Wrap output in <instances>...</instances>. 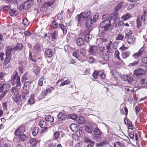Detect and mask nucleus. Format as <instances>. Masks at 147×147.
I'll return each instance as SVG.
<instances>
[{
  "instance_id": "obj_1",
  "label": "nucleus",
  "mask_w": 147,
  "mask_h": 147,
  "mask_svg": "<svg viewBox=\"0 0 147 147\" xmlns=\"http://www.w3.org/2000/svg\"><path fill=\"white\" fill-rule=\"evenodd\" d=\"M6 51V57L3 63L5 65H6L9 63L11 58L12 54H13L16 51L15 46L13 45L7 46Z\"/></svg>"
},
{
  "instance_id": "obj_2",
  "label": "nucleus",
  "mask_w": 147,
  "mask_h": 147,
  "mask_svg": "<svg viewBox=\"0 0 147 147\" xmlns=\"http://www.w3.org/2000/svg\"><path fill=\"white\" fill-rule=\"evenodd\" d=\"M145 74V71L141 68L136 69L134 71V74L132 75V80H135L137 76H140L144 75Z\"/></svg>"
},
{
  "instance_id": "obj_3",
  "label": "nucleus",
  "mask_w": 147,
  "mask_h": 147,
  "mask_svg": "<svg viewBox=\"0 0 147 147\" xmlns=\"http://www.w3.org/2000/svg\"><path fill=\"white\" fill-rule=\"evenodd\" d=\"M111 26L110 21L109 19L105 20L102 21L100 24V27L101 28H104L105 31L109 30Z\"/></svg>"
},
{
  "instance_id": "obj_4",
  "label": "nucleus",
  "mask_w": 147,
  "mask_h": 147,
  "mask_svg": "<svg viewBox=\"0 0 147 147\" xmlns=\"http://www.w3.org/2000/svg\"><path fill=\"white\" fill-rule=\"evenodd\" d=\"M93 22L91 18L89 17L86 20V26L88 28L85 32H90L93 28L92 26Z\"/></svg>"
},
{
  "instance_id": "obj_5",
  "label": "nucleus",
  "mask_w": 147,
  "mask_h": 147,
  "mask_svg": "<svg viewBox=\"0 0 147 147\" xmlns=\"http://www.w3.org/2000/svg\"><path fill=\"white\" fill-rule=\"evenodd\" d=\"M11 80L13 81V83L15 82L16 84V86L20 85V77L18 76L17 71H15L13 73Z\"/></svg>"
},
{
  "instance_id": "obj_6",
  "label": "nucleus",
  "mask_w": 147,
  "mask_h": 147,
  "mask_svg": "<svg viewBox=\"0 0 147 147\" xmlns=\"http://www.w3.org/2000/svg\"><path fill=\"white\" fill-rule=\"evenodd\" d=\"M119 14L117 12L111 14L109 16V19L110 21H113V23L116 24V22L119 21V19L118 18Z\"/></svg>"
},
{
  "instance_id": "obj_7",
  "label": "nucleus",
  "mask_w": 147,
  "mask_h": 147,
  "mask_svg": "<svg viewBox=\"0 0 147 147\" xmlns=\"http://www.w3.org/2000/svg\"><path fill=\"white\" fill-rule=\"evenodd\" d=\"M34 3L33 0H28L25 1L22 5L23 9L28 10L32 6Z\"/></svg>"
},
{
  "instance_id": "obj_8",
  "label": "nucleus",
  "mask_w": 147,
  "mask_h": 147,
  "mask_svg": "<svg viewBox=\"0 0 147 147\" xmlns=\"http://www.w3.org/2000/svg\"><path fill=\"white\" fill-rule=\"evenodd\" d=\"M26 131L24 126L22 125L19 127L18 129L15 131V134L17 136L21 134H23Z\"/></svg>"
},
{
  "instance_id": "obj_9",
  "label": "nucleus",
  "mask_w": 147,
  "mask_h": 147,
  "mask_svg": "<svg viewBox=\"0 0 147 147\" xmlns=\"http://www.w3.org/2000/svg\"><path fill=\"white\" fill-rule=\"evenodd\" d=\"M40 140H36L34 138H32L30 139L29 143L32 147H34L36 146L38 143L40 142Z\"/></svg>"
},
{
  "instance_id": "obj_10",
  "label": "nucleus",
  "mask_w": 147,
  "mask_h": 147,
  "mask_svg": "<svg viewBox=\"0 0 147 147\" xmlns=\"http://www.w3.org/2000/svg\"><path fill=\"white\" fill-rule=\"evenodd\" d=\"M93 129V125L92 123H86L85 126V130L87 132L91 133Z\"/></svg>"
},
{
  "instance_id": "obj_11",
  "label": "nucleus",
  "mask_w": 147,
  "mask_h": 147,
  "mask_svg": "<svg viewBox=\"0 0 147 147\" xmlns=\"http://www.w3.org/2000/svg\"><path fill=\"white\" fill-rule=\"evenodd\" d=\"M145 49L143 47H142L138 51L137 53H135L132 55L135 59H137L140 56L142 55V53L144 51Z\"/></svg>"
},
{
  "instance_id": "obj_12",
  "label": "nucleus",
  "mask_w": 147,
  "mask_h": 147,
  "mask_svg": "<svg viewBox=\"0 0 147 147\" xmlns=\"http://www.w3.org/2000/svg\"><path fill=\"white\" fill-rule=\"evenodd\" d=\"M45 56L47 57H51L53 55V52L51 49H47L45 51Z\"/></svg>"
},
{
  "instance_id": "obj_13",
  "label": "nucleus",
  "mask_w": 147,
  "mask_h": 147,
  "mask_svg": "<svg viewBox=\"0 0 147 147\" xmlns=\"http://www.w3.org/2000/svg\"><path fill=\"white\" fill-rule=\"evenodd\" d=\"M58 33L56 31H54L53 32L49 34V38L51 40H53L56 39V36L57 35Z\"/></svg>"
},
{
  "instance_id": "obj_14",
  "label": "nucleus",
  "mask_w": 147,
  "mask_h": 147,
  "mask_svg": "<svg viewBox=\"0 0 147 147\" xmlns=\"http://www.w3.org/2000/svg\"><path fill=\"white\" fill-rule=\"evenodd\" d=\"M67 117V114L61 112L57 115V118L61 120H64Z\"/></svg>"
},
{
  "instance_id": "obj_15",
  "label": "nucleus",
  "mask_w": 147,
  "mask_h": 147,
  "mask_svg": "<svg viewBox=\"0 0 147 147\" xmlns=\"http://www.w3.org/2000/svg\"><path fill=\"white\" fill-rule=\"evenodd\" d=\"M98 48L96 46H92L90 47L89 52L92 55L95 54L98 51Z\"/></svg>"
},
{
  "instance_id": "obj_16",
  "label": "nucleus",
  "mask_w": 147,
  "mask_h": 147,
  "mask_svg": "<svg viewBox=\"0 0 147 147\" xmlns=\"http://www.w3.org/2000/svg\"><path fill=\"white\" fill-rule=\"evenodd\" d=\"M125 39H127V42L128 44L132 45L135 43L136 38L134 36H131Z\"/></svg>"
},
{
  "instance_id": "obj_17",
  "label": "nucleus",
  "mask_w": 147,
  "mask_h": 147,
  "mask_svg": "<svg viewBox=\"0 0 147 147\" xmlns=\"http://www.w3.org/2000/svg\"><path fill=\"white\" fill-rule=\"evenodd\" d=\"M10 87V86L9 84H4L3 85L0 87V92H2L4 90V91H6L7 90H7H9Z\"/></svg>"
},
{
  "instance_id": "obj_18",
  "label": "nucleus",
  "mask_w": 147,
  "mask_h": 147,
  "mask_svg": "<svg viewBox=\"0 0 147 147\" xmlns=\"http://www.w3.org/2000/svg\"><path fill=\"white\" fill-rule=\"evenodd\" d=\"M69 128L73 132H77L78 130V127L77 125L73 123L71 124L69 126Z\"/></svg>"
},
{
  "instance_id": "obj_19",
  "label": "nucleus",
  "mask_w": 147,
  "mask_h": 147,
  "mask_svg": "<svg viewBox=\"0 0 147 147\" xmlns=\"http://www.w3.org/2000/svg\"><path fill=\"white\" fill-rule=\"evenodd\" d=\"M76 121L79 124L85 123L86 122V120L83 117H77Z\"/></svg>"
},
{
  "instance_id": "obj_20",
  "label": "nucleus",
  "mask_w": 147,
  "mask_h": 147,
  "mask_svg": "<svg viewBox=\"0 0 147 147\" xmlns=\"http://www.w3.org/2000/svg\"><path fill=\"white\" fill-rule=\"evenodd\" d=\"M82 18H86L91 14V13L89 10H86L84 12H82Z\"/></svg>"
},
{
  "instance_id": "obj_21",
  "label": "nucleus",
  "mask_w": 147,
  "mask_h": 147,
  "mask_svg": "<svg viewBox=\"0 0 147 147\" xmlns=\"http://www.w3.org/2000/svg\"><path fill=\"white\" fill-rule=\"evenodd\" d=\"M31 82L28 81L25 82L24 84L23 89L24 90L29 91V87L30 86Z\"/></svg>"
},
{
  "instance_id": "obj_22",
  "label": "nucleus",
  "mask_w": 147,
  "mask_h": 147,
  "mask_svg": "<svg viewBox=\"0 0 147 147\" xmlns=\"http://www.w3.org/2000/svg\"><path fill=\"white\" fill-rule=\"evenodd\" d=\"M11 93H13L15 96H17L19 94V89L16 87H13L11 89Z\"/></svg>"
},
{
  "instance_id": "obj_23",
  "label": "nucleus",
  "mask_w": 147,
  "mask_h": 147,
  "mask_svg": "<svg viewBox=\"0 0 147 147\" xmlns=\"http://www.w3.org/2000/svg\"><path fill=\"white\" fill-rule=\"evenodd\" d=\"M142 19L141 17V18L140 16H138L136 20V22H137V27L139 28H140L142 26Z\"/></svg>"
},
{
  "instance_id": "obj_24",
  "label": "nucleus",
  "mask_w": 147,
  "mask_h": 147,
  "mask_svg": "<svg viewBox=\"0 0 147 147\" xmlns=\"http://www.w3.org/2000/svg\"><path fill=\"white\" fill-rule=\"evenodd\" d=\"M76 43L78 45L81 46L84 44V41L82 38L81 37H79L77 39Z\"/></svg>"
},
{
  "instance_id": "obj_25",
  "label": "nucleus",
  "mask_w": 147,
  "mask_h": 147,
  "mask_svg": "<svg viewBox=\"0 0 147 147\" xmlns=\"http://www.w3.org/2000/svg\"><path fill=\"white\" fill-rule=\"evenodd\" d=\"M45 119L46 121L52 122L54 121L53 117L51 115H47L45 116Z\"/></svg>"
},
{
  "instance_id": "obj_26",
  "label": "nucleus",
  "mask_w": 147,
  "mask_h": 147,
  "mask_svg": "<svg viewBox=\"0 0 147 147\" xmlns=\"http://www.w3.org/2000/svg\"><path fill=\"white\" fill-rule=\"evenodd\" d=\"M21 96L18 95L17 96H15V97L13 98V99L14 101L18 104H19L21 101Z\"/></svg>"
},
{
  "instance_id": "obj_27",
  "label": "nucleus",
  "mask_w": 147,
  "mask_h": 147,
  "mask_svg": "<svg viewBox=\"0 0 147 147\" xmlns=\"http://www.w3.org/2000/svg\"><path fill=\"white\" fill-rule=\"evenodd\" d=\"M39 126L41 127L46 129H47L48 127L46 122L44 121H40V122Z\"/></svg>"
},
{
  "instance_id": "obj_28",
  "label": "nucleus",
  "mask_w": 147,
  "mask_h": 147,
  "mask_svg": "<svg viewBox=\"0 0 147 147\" xmlns=\"http://www.w3.org/2000/svg\"><path fill=\"white\" fill-rule=\"evenodd\" d=\"M94 135L98 136H100L101 135L102 132L98 127L95 128L93 131Z\"/></svg>"
},
{
  "instance_id": "obj_29",
  "label": "nucleus",
  "mask_w": 147,
  "mask_h": 147,
  "mask_svg": "<svg viewBox=\"0 0 147 147\" xmlns=\"http://www.w3.org/2000/svg\"><path fill=\"white\" fill-rule=\"evenodd\" d=\"M131 15L129 13H127L123 16L121 17V18L124 21H126L128 20L129 18H131Z\"/></svg>"
},
{
  "instance_id": "obj_30",
  "label": "nucleus",
  "mask_w": 147,
  "mask_h": 147,
  "mask_svg": "<svg viewBox=\"0 0 147 147\" xmlns=\"http://www.w3.org/2000/svg\"><path fill=\"white\" fill-rule=\"evenodd\" d=\"M29 91L24 90L22 94V96L23 99L26 100V99L27 97L28 96V93Z\"/></svg>"
},
{
  "instance_id": "obj_31",
  "label": "nucleus",
  "mask_w": 147,
  "mask_h": 147,
  "mask_svg": "<svg viewBox=\"0 0 147 147\" xmlns=\"http://www.w3.org/2000/svg\"><path fill=\"white\" fill-rule=\"evenodd\" d=\"M133 33V31L130 30H127L125 32V38L130 37Z\"/></svg>"
},
{
  "instance_id": "obj_32",
  "label": "nucleus",
  "mask_w": 147,
  "mask_h": 147,
  "mask_svg": "<svg viewBox=\"0 0 147 147\" xmlns=\"http://www.w3.org/2000/svg\"><path fill=\"white\" fill-rule=\"evenodd\" d=\"M59 27L62 30L63 33L66 34L67 32V30L65 26L63 24H59Z\"/></svg>"
},
{
  "instance_id": "obj_33",
  "label": "nucleus",
  "mask_w": 147,
  "mask_h": 147,
  "mask_svg": "<svg viewBox=\"0 0 147 147\" xmlns=\"http://www.w3.org/2000/svg\"><path fill=\"white\" fill-rule=\"evenodd\" d=\"M73 55L77 59H79L80 54L79 53V50H76L73 53Z\"/></svg>"
},
{
  "instance_id": "obj_34",
  "label": "nucleus",
  "mask_w": 147,
  "mask_h": 147,
  "mask_svg": "<svg viewBox=\"0 0 147 147\" xmlns=\"http://www.w3.org/2000/svg\"><path fill=\"white\" fill-rule=\"evenodd\" d=\"M50 26L52 28H55L57 27L58 24L55 20H54L52 21Z\"/></svg>"
},
{
  "instance_id": "obj_35",
  "label": "nucleus",
  "mask_w": 147,
  "mask_h": 147,
  "mask_svg": "<svg viewBox=\"0 0 147 147\" xmlns=\"http://www.w3.org/2000/svg\"><path fill=\"white\" fill-rule=\"evenodd\" d=\"M28 102L29 104L32 105L34 102V95L32 94L28 100Z\"/></svg>"
},
{
  "instance_id": "obj_36",
  "label": "nucleus",
  "mask_w": 147,
  "mask_h": 147,
  "mask_svg": "<svg viewBox=\"0 0 147 147\" xmlns=\"http://www.w3.org/2000/svg\"><path fill=\"white\" fill-rule=\"evenodd\" d=\"M18 139L23 141H24L26 138V136L24 134H21L18 135Z\"/></svg>"
},
{
  "instance_id": "obj_37",
  "label": "nucleus",
  "mask_w": 147,
  "mask_h": 147,
  "mask_svg": "<svg viewBox=\"0 0 147 147\" xmlns=\"http://www.w3.org/2000/svg\"><path fill=\"white\" fill-rule=\"evenodd\" d=\"M34 70V72L35 74L36 75H37L39 73L40 69V68L38 66H34L33 68Z\"/></svg>"
},
{
  "instance_id": "obj_38",
  "label": "nucleus",
  "mask_w": 147,
  "mask_h": 147,
  "mask_svg": "<svg viewBox=\"0 0 147 147\" xmlns=\"http://www.w3.org/2000/svg\"><path fill=\"white\" fill-rule=\"evenodd\" d=\"M82 18V13H80L79 14H78L75 17V19L77 21L78 25L80 23L81 19Z\"/></svg>"
},
{
  "instance_id": "obj_39",
  "label": "nucleus",
  "mask_w": 147,
  "mask_h": 147,
  "mask_svg": "<svg viewBox=\"0 0 147 147\" xmlns=\"http://www.w3.org/2000/svg\"><path fill=\"white\" fill-rule=\"evenodd\" d=\"M39 130V128L37 127H34L32 132V134L34 136H36L38 134Z\"/></svg>"
},
{
  "instance_id": "obj_40",
  "label": "nucleus",
  "mask_w": 147,
  "mask_h": 147,
  "mask_svg": "<svg viewBox=\"0 0 147 147\" xmlns=\"http://www.w3.org/2000/svg\"><path fill=\"white\" fill-rule=\"evenodd\" d=\"M92 36L91 34H86L84 36V38L86 41H90L92 38Z\"/></svg>"
},
{
  "instance_id": "obj_41",
  "label": "nucleus",
  "mask_w": 147,
  "mask_h": 147,
  "mask_svg": "<svg viewBox=\"0 0 147 147\" xmlns=\"http://www.w3.org/2000/svg\"><path fill=\"white\" fill-rule=\"evenodd\" d=\"M102 57L104 60L105 61H107L109 60V56L108 53H103Z\"/></svg>"
},
{
  "instance_id": "obj_42",
  "label": "nucleus",
  "mask_w": 147,
  "mask_h": 147,
  "mask_svg": "<svg viewBox=\"0 0 147 147\" xmlns=\"http://www.w3.org/2000/svg\"><path fill=\"white\" fill-rule=\"evenodd\" d=\"M68 117V118L72 119L74 120H76L77 117L76 115L74 114H70Z\"/></svg>"
},
{
  "instance_id": "obj_43",
  "label": "nucleus",
  "mask_w": 147,
  "mask_h": 147,
  "mask_svg": "<svg viewBox=\"0 0 147 147\" xmlns=\"http://www.w3.org/2000/svg\"><path fill=\"white\" fill-rule=\"evenodd\" d=\"M130 52L127 51L123 52L122 54V57L123 59H125L129 57L130 54Z\"/></svg>"
},
{
  "instance_id": "obj_44",
  "label": "nucleus",
  "mask_w": 147,
  "mask_h": 147,
  "mask_svg": "<svg viewBox=\"0 0 147 147\" xmlns=\"http://www.w3.org/2000/svg\"><path fill=\"white\" fill-rule=\"evenodd\" d=\"M16 49V51L22 50L23 48V45L21 43H18L17 45L15 46Z\"/></svg>"
},
{
  "instance_id": "obj_45",
  "label": "nucleus",
  "mask_w": 147,
  "mask_h": 147,
  "mask_svg": "<svg viewBox=\"0 0 147 147\" xmlns=\"http://www.w3.org/2000/svg\"><path fill=\"white\" fill-rule=\"evenodd\" d=\"M40 46L38 43L35 44L34 47V49L36 52L40 51Z\"/></svg>"
},
{
  "instance_id": "obj_46",
  "label": "nucleus",
  "mask_w": 147,
  "mask_h": 147,
  "mask_svg": "<svg viewBox=\"0 0 147 147\" xmlns=\"http://www.w3.org/2000/svg\"><path fill=\"white\" fill-rule=\"evenodd\" d=\"M22 24L25 26H27L29 24L28 20L27 18H24L22 20Z\"/></svg>"
},
{
  "instance_id": "obj_47",
  "label": "nucleus",
  "mask_w": 147,
  "mask_h": 147,
  "mask_svg": "<svg viewBox=\"0 0 147 147\" xmlns=\"http://www.w3.org/2000/svg\"><path fill=\"white\" fill-rule=\"evenodd\" d=\"M60 132L59 131H57L55 132L53 135V137L55 139H58L60 136Z\"/></svg>"
},
{
  "instance_id": "obj_48",
  "label": "nucleus",
  "mask_w": 147,
  "mask_h": 147,
  "mask_svg": "<svg viewBox=\"0 0 147 147\" xmlns=\"http://www.w3.org/2000/svg\"><path fill=\"white\" fill-rule=\"evenodd\" d=\"M111 73L115 78H117L118 77V73H117L115 71L111 70Z\"/></svg>"
},
{
  "instance_id": "obj_49",
  "label": "nucleus",
  "mask_w": 147,
  "mask_h": 147,
  "mask_svg": "<svg viewBox=\"0 0 147 147\" xmlns=\"http://www.w3.org/2000/svg\"><path fill=\"white\" fill-rule=\"evenodd\" d=\"M28 73L26 72L23 75L22 78V81H25L28 79Z\"/></svg>"
},
{
  "instance_id": "obj_50",
  "label": "nucleus",
  "mask_w": 147,
  "mask_h": 147,
  "mask_svg": "<svg viewBox=\"0 0 147 147\" xmlns=\"http://www.w3.org/2000/svg\"><path fill=\"white\" fill-rule=\"evenodd\" d=\"M44 79L45 78L44 76L41 77L39 79L38 81V84L39 86H42L43 85V82Z\"/></svg>"
},
{
  "instance_id": "obj_51",
  "label": "nucleus",
  "mask_w": 147,
  "mask_h": 147,
  "mask_svg": "<svg viewBox=\"0 0 147 147\" xmlns=\"http://www.w3.org/2000/svg\"><path fill=\"white\" fill-rule=\"evenodd\" d=\"M141 18L145 24L147 25V18L146 16L144 14L141 16Z\"/></svg>"
},
{
  "instance_id": "obj_52",
  "label": "nucleus",
  "mask_w": 147,
  "mask_h": 147,
  "mask_svg": "<svg viewBox=\"0 0 147 147\" xmlns=\"http://www.w3.org/2000/svg\"><path fill=\"white\" fill-rule=\"evenodd\" d=\"M57 18L58 19L61 20L63 19V11H61V12L59 13L57 15Z\"/></svg>"
},
{
  "instance_id": "obj_53",
  "label": "nucleus",
  "mask_w": 147,
  "mask_h": 147,
  "mask_svg": "<svg viewBox=\"0 0 147 147\" xmlns=\"http://www.w3.org/2000/svg\"><path fill=\"white\" fill-rule=\"evenodd\" d=\"M70 82L69 80H65L63 82H62L60 84V86H63L66 84H69L70 83Z\"/></svg>"
},
{
  "instance_id": "obj_54",
  "label": "nucleus",
  "mask_w": 147,
  "mask_h": 147,
  "mask_svg": "<svg viewBox=\"0 0 147 147\" xmlns=\"http://www.w3.org/2000/svg\"><path fill=\"white\" fill-rule=\"evenodd\" d=\"M83 141L85 143L89 144L91 142H93L89 138L86 137L84 138Z\"/></svg>"
},
{
  "instance_id": "obj_55",
  "label": "nucleus",
  "mask_w": 147,
  "mask_h": 147,
  "mask_svg": "<svg viewBox=\"0 0 147 147\" xmlns=\"http://www.w3.org/2000/svg\"><path fill=\"white\" fill-rule=\"evenodd\" d=\"M54 1L52 2L48 1L46 3V4L47 5V6H50L51 7H53L54 6Z\"/></svg>"
},
{
  "instance_id": "obj_56",
  "label": "nucleus",
  "mask_w": 147,
  "mask_h": 147,
  "mask_svg": "<svg viewBox=\"0 0 147 147\" xmlns=\"http://www.w3.org/2000/svg\"><path fill=\"white\" fill-rule=\"evenodd\" d=\"M123 4V3L122 2L118 4L115 8L117 11H118L122 7Z\"/></svg>"
},
{
  "instance_id": "obj_57",
  "label": "nucleus",
  "mask_w": 147,
  "mask_h": 147,
  "mask_svg": "<svg viewBox=\"0 0 147 147\" xmlns=\"http://www.w3.org/2000/svg\"><path fill=\"white\" fill-rule=\"evenodd\" d=\"M16 11V9H11L9 11V14L11 16H12L14 15Z\"/></svg>"
},
{
  "instance_id": "obj_58",
  "label": "nucleus",
  "mask_w": 147,
  "mask_h": 147,
  "mask_svg": "<svg viewBox=\"0 0 147 147\" xmlns=\"http://www.w3.org/2000/svg\"><path fill=\"white\" fill-rule=\"evenodd\" d=\"M124 38L123 36L121 34H118L116 40H122Z\"/></svg>"
},
{
  "instance_id": "obj_59",
  "label": "nucleus",
  "mask_w": 147,
  "mask_h": 147,
  "mask_svg": "<svg viewBox=\"0 0 147 147\" xmlns=\"http://www.w3.org/2000/svg\"><path fill=\"white\" fill-rule=\"evenodd\" d=\"M112 47H113V42L111 41H110L108 44L107 46V50H109L111 49Z\"/></svg>"
},
{
  "instance_id": "obj_60",
  "label": "nucleus",
  "mask_w": 147,
  "mask_h": 147,
  "mask_svg": "<svg viewBox=\"0 0 147 147\" xmlns=\"http://www.w3.org/2000/svg\"><path fill=\"white\" fill-rule=\"evenodd\" d=\"M114 147H121V143L119 142H115L114 144Z\"/></svg>"
},
{
  "instance_id": "obj_61",
  "label": "nucleus",
  "mask_w": 147,
  "mask_h": 147,
  "mask_svg": "<svg viewBox=\"0 0 147 147\" xmlns=\"http://www.w3.org/2000/svg\"><path fill=\"white\" fill-rule=\"evenodd\" d=\"M98 13H96L95 15H94L93 17V21H94V22H96V21L98 18Z\"/></svg>"
},
{
  "instance_id": "obj_62",
  "label": "nucleus",
  "mask_w": 147,
  "mask_h": 147,
  "mask_svg": "<svg viewBox=\"0 0 147 147\" xmlns=\"http://www.w3.org/2000/svg\"><path fill=\"white\" fill-rule=\"evenodd\" d=\"M87 60L90 63H93L94 62V58L92 57L87 58Z\"/></svg>"
},
{
  "instance_id": "obj_63",
  "label": "nucleus",
  "mask_w": 147,
  "mask_h": 147,
  "mask_svg": "<svg viewBox=\"0 0 147 147\" xmlns=\"http://www.w3.org/2000/svg\"><path fill=\"white\" fill-rule=\"evenodd\" d=\"M80 51L83 55H84L86 53V50L85 48H82L80 49Z\"/></svg>"
},
{
  "instance_id": "obj_64",
  "label": "nucleus",
  "mask_w": 147,
  "mask_h": 147,
  "mask_svg": "<svg viewBox=\"0 0 147 147\" xmlns=\"http://www.w3.org/2000/svg\"><path fill=\"white\" fill-rule=\"evenodd\" d=\"M7 92L6 90V91H4L1 94L0 96V100H1L2 98L4 97Z\"/></svg>"
}]
</instances>
